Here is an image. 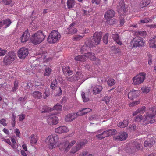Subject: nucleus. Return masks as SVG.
Segmentation results:
<instances>
[{"label":"nucleus","mask_w":156,"mask_h":156,"mask_svg":"<svg viewBox=\"0 0 156 156\" xmlns=\"http://www.w3.org/2000/svg\"><path fill=\"white\" fill-rule=\"evenodd\" d=\"M102 36V32L95 33L93 35V41H92L90 39H88L85 42V45L81 48V50L84 51V49L90 48L93 47H94L99 44Z\"/></svg>","instance_id":"obj_1"},{"label":"nucleus","mask_w":156,"mask_h":156,"mask_svg":"<svg viewBox=\"0 0 156 156\" xmlns=\"http://www.w3.org/2000/svg\"><path fill=\"white\" fill-rule=\"evenodd\" d=\"M141 146V142L140 140H133L126 144L125 150L128 153H134L140 150Z\"/></svg>","instance_id":"obj_2"},{"label":"nucleus","mask_w":156,"mask_h":156,"mask_svg":"<svg viewBox=\"0 0 156 156\" xmlns=\"http://www.w3.org/2000/svg\"><path fill=\"white\" fill-rule=\"evenodd\" d=\"M149 111L146 113L144 115L145 119V124L150 123H153L156 121V119L155 118V115H156V106L150 108Z\"/></svg>","instance_id":"obj_3"},{"label":"nucleus","mask_w":156,"mask_h":156,"mask_svg":"<svg viewBox=\"0 0 156 156\" xmlns=\"http://www.w3.org/2000/svg\"><path fill=\"white\" fill-rule=\"evenodd\" d=\"M58 140V136L55 134H53L49 135L45 139V142L48 144V147L50 149H52L55 148Z\"/></svg>","instance_id":"obj_4"},{"label":"nucleus","mask_w":156,"mask_h":156,"mask_svg":"<svg viewBox=\"0 0 156 156\" xmlns=\"http://www.w3.org/2000/svg\"><path fill=\"white\" fill-rule=\"evenodd\" d=\"M45 37L43 32L39 30L32 35L30 40L34 44L37 45L42 42Z\"/></svg>","instance_id":"obj_5"},{"label":"nucleus","mask_w":156,"mask_h":156,"mask_svg":"<svg viewBox=\"0 0 156 156\" xmlns=\"http://www.w3.org/2000/svg\"><path fill=\"white\" fill-rule=\"evenodd\" d=\"M61 35L60 33L56 30H52L49 34L47 41L50 44H54L58 42L60 39Z\"/></svg>","instance_id":"obj_6"},{"label":"nucleus","mask_w":156,"mask_h":156,"mask_svg":"<svg viewBox=\"0 0 156 156\" xmlns=\"http://www.w3.org/2000/svg\"><path fill=\"white\" fill-rule=\"evenodd\" d=\"M76 143V141L75 140H73L70 142L66 140L64 143H60L59 148L60 151H63L64 153H67Z\"/></svg>","instance_id":"obj_7"},{"label":"nucleus","mask_w":156,"mask_h":156,"mask_svg":"<svg viewBox=\"0 0 156 156\" xmlns=\"http://www.w3.org/2000/svg\"><path fill=\"white\" fill-rule=\"evenodd\" d=\"M146 75L144 72L140 73L133 78V84L138 85L142 83L145 79Z\"/></svg>","instance_id":"obj_8"},{"label":"nucleus","mask_w":156,"mask_h":156,"mask_svg":"<svg viewBox=\"0 0 156 156\" xmlns=\"http://www.w3.org/2000/svg\"><path fill=\"white\" fill-rule=\"evenodd\" d=\"M145 44V42L140 37H137L134 38L131 42V44L133 46V47L143 46Z\"/></svg>","instance_id":"obj_9"},{"label":"nucleus","mask_w":156,"mask_h":156,"mask_svg":"<svg viewBox=\"0 0 156 156\" xmlns=\"http://www.w3.org/2000/svg\"><path fill=\"white\" fill-rule=\"evenodd\" d=\"M16 55L13 52H9L4 57L3 62L5 65H8L12 63L15 59Z\"/></svg>","instance_id":"obj_10"},{"label":"nucleus","mask_w":156,"mask_h":156,"mask_svg":"<svg viewBox=\"0 0 156 156\" xmlns=\"http://www.w3.org/2000/svg\"><path fill=\"white\" fill-rule=\"evenodd\" d=\"M117 9L118 12L120 15L124 16L126 14V10L125 7L124 3L122 2H119L117 6Z\"/></svg>","instance_id":"obj_11"},{"label":"nucleus","mask_w":156,"mask_h":156,"mask_svg":"<svg viewBox=\"0 0 156 156\" xmlns=\"http://www.w3.org/2000/svg\"><path fill=\"white\" fill-rule=\"evenodd\" d=\"M28 50L27 48L24 47L22 48L18 51V57L21 59H23L28 55Z\"/></svg>","instance_id":"obj_12"},{"label":"nucleus","mask_w":156,"mask_h":156,"mask_svg":"<svg viewBox=\"0 0 156 156\" xmlns=\"http://www.w3.org/2000/svg\"><path fill=\"white\" fill-rule=\"evenodd\" d=\"M128 137V134L125 132H122L120 133L117 135L114 136V140L122 141L126 139Z\"/></svg>","instance_id":"obj_13"},{"label":"nucleus","mask_w":156,"mask_h":156,"mask_svg":"<svg viewBox=\"0 0 156 156\" xmlns=\"http://www.w3.org/2000/svg\"><path fill=\"white\" fill-rule=\"evenodd\" d=\"M58 118L55 116L50 115L48 116L47 119V122L48 124L50 125H56L58 123Z\"/></svg>","instance_id":"obj_14"},{"label":"nucleus","mask_w":156,"mask_h":156,"mask_svg":"<svg viewBox=\"0 0 156 156\" xmlns=\"http://www.w3.org/2000/svg\"><path fill=\"white\" fill-rule=\"evenodd\" d=\"M140 91L138 90L133 89L128 94V98L131 100H133L139 96Z\"/></svg>","instance_id":"obj_15"},{"label":"nucleus","mask_w":156,"mask_h":156,"mask_svg":"<svg viewBox=\"0 0 156 156\" xmlns=\"http://www.w3.org/2000/svg\"><path fill=\"white\" fill-rule=\"evenodd\" d=\"M55 133L62 134L66 133L69 131L68 128L65 126H61L55 128Z\"/></svg>","instance_id":"obj_16"},{"label":"nucleus","mask_w":156,"mask_h":156,"mask_svg":"<svg viewBox=\"0 0 156 156\" xmlns=\"http://www.w3.org/2000/svg\"><path fill=\"white\" fill-rule=\"evenodd\" d=\"M30 37L29 31L27 29L24 32L20 38L21 42L22 43L27 42L29 40Z\"/></svg>","instance_id":"obj_17"},{"label":"nucleus","mask_w":156,"mask_h":156,"mask_svg":"<svg viewBox=\"0 0 156 156\" xmlns=\"http://www.w3.org/2000/svg\"><path fill=\"white\" fill-rule=\"evenodd\" d=\"M95 133L97 134L96 135V137L99 140H101L106 137L105 131H103L102 129L98 130Z\"/></svg>","instance_id":"obj_18"},{"label":"nucleus","mask_w":156,"mask_h":156,"mask_svg":"<svg viewBox=\"0 0 156 156\" xmlns=\"http://www.w3.org/2000/svg\"><path fill=\"white\" fill-rule=\"evenodd\" d=\"M115 14V12L112 9H110L108 10L105 13L104 17L105 19L108 20L113 18Z\"/></svg>","instance_id":"obj_19"},{"label":"nucleus","mask_w":156,"mask_h":156,"mask_svg":"<svg viewBox=\"0 0 156 156\" xmlns=\"http://www.w3.org/2000/svg\"><path fill=\"white\" fill-rule=\"evenodd\" d=\"M156 143V138L154 140L153 138L148 139L144 143V145L146 147H150L155 143Z\"/></svg>","instance_id":"obj_20"},{"label":"nucleus","mask_w":156,"mask_h":156,"mask_svg":"<svg viewBox=\"0 0 156 156\" xmlns=\"http://www.w3.org/2000/svg\"><path fill=\"white\" fill-rule=\"evenodd\" d=\"M79 72H77L75 76H73L71 77L66 76V80L69 82H73L74 81L77 80L80 78L79 77Z\"/></svg>","instance_id":"obj_21"},{"label":"nucleus","mask_w":156,"mask_h":156,"mask_svg":"<svg viewBox=\"0 0 156 156\" xmlns=\"http://www.w3.org/2000/svg\"><path fill=\"white\" fill-rule=\"evenodd\" d=\"M87 141L86 139H82L78 141L76 143L77 147L80 149L84 147L87 143Z\"/></svg>","instance_id":"obj_22"},{"label":"nucleus","mask_w":156,"mask_h":156,"mask_svg":"<svg viewBox=\"0 0 156 156\" xmlns=\"http://www.w3.org/2000/svg\"><path fill=\"white\" fill-rule=\"evenodd\" d=\"M102 87L100 85H95L93 88V93L94 94L96 95L100 93L102 90Z\"/></svg>","instance_id":"obj_23"},{"label":"nucleus","mask_w":156,"mask_h":156,"mask_svg":"<svg viewBox=\"0 0 156 156\" xmlns=\"http://www.w3.org/2000/svg\"><path fill=\"white\" fill-rule=\"evenodd\" d=\"M62 71L65 74L68 75H71L73 73V71L70 70L68 66H63L62 67Z\"/></svg>","instance_id":"obj_24"},{"label":"nucleus","mask_w":156,"mask_h":156,"mask_svg":"<svg viewBox=\"0 0 156 156\" xmlns=\"http://www.w3.org/2000/svg\"><path fill=\"white\" fill-rule=\"evenodd\" d=\"M75 23H72L69 27L68 30V33L69 34H73L77 33V29L73 27Z\"/></svg>","instance_id":"obj_25"},{"label":"nucleus","mask_w":156,"mask_h":156,"mask_svg":"<svg viewBox=\"0 0 156 156\" xmlns=\"http://www.w3.org/2000/svg\"><path fill=\"white\" fill-rule=\"evenodd\" d=\"M112 37L113 40L119 45H121L122 43L119 39V34H112Z\"/></svg>","instance_id":"obj_26"},{"label":"nucleus","mask_w":156,"mask_h":156,"mask_svg":"<svg viewBox=\"0 0 156 156\" xmlns=\"http://www.w3.org/2000/svg\"><path fill=\"white\" fill-rule=\"evenodd\" d=\"M149 46L150 48H156V36L154 37L150 40L149 41Z\"/></svg>","instance_id":"obj_27"},{"label":"nucleus","mask_w":156,"mask_h":156,"mask_svg":"<svg viewBox=\"0 0 156 156\" xmlns=\"http://www.w3.org/2000/svg\"><path fill=\"white\" fill-rule=\"evenodd\" d=\"M135 121L136 122H141L142 125H143L144 123L145 122V119L144 116L143 118L142 116L141 115H139L135 118Z\"/></svg>","instance_id":"obj_28"},{"label":"nucleus","mask_w":156,"mask_h":156,"mask_svg":"<svg viewBox=\"0 0 156 156\" xmlns=\"http://www.w3.org/2000/svg\"><path fill=\"white\" fill-rule=\"evenodd\" d=\"M76 1L75 0H67V6L68 9L73 8L75 5Z\"/></svg>","instance_id":"obj_29"},{"label":"nucleus","mask_w":156,"mask_h":156,"mask_svg":"<svg viewBox=\"0 0 156 156\" xmlns=\"http://www.w3.org/2000/svg\"><path fill=\"white\" fill-rule=\"evenodd\" d=\"M74 59L76 61H79L81 62H84L86 61V58L85 54H84V55H79L76 56L75 57Z\"/></svg>","instance_id":"obj_30"},{"label":"nucleus","mask_w":156,"mask_h":156,"mask_svg":"<svg viewBox=\"0 0 156 156\" xmlns=\"http://www.w3.org/2000/svg\"><path fill=\"white\" fill-rule=\"evenodd\" d=\"M75 118V115L69 114L66 116L65 120L66 122H70L74 120Z\"/></svg>","instance_id":"obj_31"},{"label":"nucleus","mask_w":156,"mask_h":156,"mask_svg":"<svg viewBox=\"0 0 156 156\" xmlns=\"http://www.w3.org/2000/svg\"><path fill=\"white\" fill-rule=\"evenodd\" d=\"M151 2L150 0H142L140 3L139 6L140 8L147 7Z\"/></svg>","instance_id":"obj_32"},{"label":"nucleus","mask_w":156,"mask_h":156,"mask_svg":"<svg viewBox=\"0 0 156 156\" xmlns=\"http://www.w3.org/2000/svg\"><path fill=\"white\" fill-rule=\"evenodd\" d=\"M146 107L144 106H142L141 108H140L136 111L134 112L133 114V116L137 115L138 113H143L145 111Z\"/></svg>","instance_id":"obj_33"},{"label":"nucleus","mask_w":156,"mask_h":156,"mask_svg":"<svg viewBox=\"0 0 156 156\" xmlns=\"http://www.w3.org/2000/svg\"><path fill=\"white\" fill-rule=\"evenodd\" d=\"M31 94L34 98L37 99H40L42 97V93L38 91H34Z\"/></svg>","instance_id":"obj_34"},{"label":"nucleus","mask_w":156,"mask_h":156,"mask_svg":"<svg viewBox=\"0 0 156 156\" xmlns=\"http://www.w3.org/2000/svg\"><path fill=\"white\" fill-rule=\"evenodd\" d=\"M106 137L115 134L117 132L115 129H111L107 131H105Z\"/></svg>","instance_id":"obj_35"},{"label":"nucleus","mask_w":156,"mask_h":156,"mask_svg":"<svg viewBox=\"0 0 156 156\" xmlns=\"http://www.w3.org/2000/svg\"><path fill=\"white\" fill-rule=\"evenodd\" d=\"M84 54H85L86 57L89 58L91 60H94L95 58V54L94 53L88 52L84 53Z\"/></svg>","instance_id":"obj_36"},{"label":"nucleus","mask_w":156,"mask_h":156,"mask_svg":"<svg viewBox=\"0 0 156 156\" xmlns=\"http://www.w3.org/2000/svg\"><path fill=\"white\" fill-rule=\"evenodd\" d=\"M129 120L128 119L124 120L122 122H120L118 124L119 127L123 128L126 126L128 124Z\"/></svg>","instance_id":"obj_37"},{"label":"nucleus","mask_w":156,"mask_h":156,"mask_svg":"<svg viewBox=\"0 0 156 156\" xmlns=\"http://www.w3.org/2000/svg\"><path fill=\"white\" fill-rule=\"evenodd\" d=\"M58 85V82L56 79L54 80L50 85V87L52 90L55 89Z\"/></svg>","instance_id":"obj_38"},{"label":"nucleus","mask_w":156,"mask_h":156,"mask_svg":"<svg viewBox=\"0 0 156 156\" xmlns=\"http://www.w3.org/2000/svg\"><path fill=\"white\" fill-rule=\"evenodd\" d=\"M37 136L36 135L32 134L30 136V141L31 144H36L37 142Z\"/></svg>","instance_id":"obj_39"},{"label":"nucleus","mask_w":156,"mask_h":156,"mask_svg":"<svg viewBox=\"0 0 156 156\" xmlns=\"http://www.w3.org/2000/svg\"><path fill=\"white\" fill-rule=\"evenodd\" d=\"M52 69L49 67H46L45 69V71L44 73V76H48L51 73Z\"/></svg>","instance_id":"obj_40"},{"label":"nucleus","mask_w":156,"mask_h":156,"mask_svg":"<svg viewBox=\"0 0 156 156\" xmlns=\"http://www.w3.org/2000/svg\"><path fill=\"white\" fill-rule=\"evenodd\" d=\"M4 25V27L5 28H7L10 25L12 22L11 20L9 19H6L4 20H3Z\"/></svg>","instance_id":"obj_41"},{"label":"nucleus","mask_w":156,"mask_h":156,"mask_svg":"<svg viewBox=\"0 0 156 156\" xmlns=\"http://www.w3.org/2000/svg\"><path fill=\"white\" fill-rule=\"evenodd\" d=\"M3 1L5 5L11 6H12L14 4V2L12 0H3Z\"/></svg>","instance_id":"obj_42"},{"label":"nucleus","mask_w":156,"mask_h":156,"mask_svg":"<svg viewBox=\"0 0 156 156\" xmlns=\"http://www.w3.org/2000/svg\"><path fill=\"white\" fill-rule=\"evenodd\" d=\"M84 35H76L73 38V41H78L82 39L84 37Z\"/></svg>","instance_id":"obj_43"},{"label":"nucleus","mask_w":156,"mask_h":156,"mask_svg":"<svg viewBox=\"0 0 156 156\" xmlns=\"http://www.w3.org/2000/svg\"><path fill=\"white\" fill-rule=\"evenodd\" d=\"M18 81L16 80L14 83V86L12 88L11 91L12 92L16 91L18 88Z\"/></svg>","instance_id":"obj_44"},{"label":"nucleus","mask_w":156,"mask_h":156,"mask_svg":"<svg viewBox=\"0 0 156 156\" xmlns=\"http://www.w3.org/2000/svg\"><path fill=\"white\" fill-rule=\"evenodd\" d=\"M107 82L108 85L109 86H112L114 85L115 83V80L112 78L109 79Z\"/></svg>","instance_id":"obj_45"},{"label":"nucleus","mask_w":156,"mask_h":156,"mask_svg":"<svg viewBox=\"0 0 156 156\" xmlns=\"http://www.w3.org/2000/svg\"><path fill=\"white\" fill-rule=\"evenodd\" d=\"M135 34L144 37L146 36L147 34L146 32L145 31H137L136 32Z\"/></svg>","instance_id":"obj_46"},{"label":"nucleus","mask_w":156,"mask_h":156,"mask_svg":"<svg viewBox=\"0 0 156 156\" xmlns=\"http://www.w3.org/2000/svg\"><path fill=\"white\" fill-rule=\"evenodd\" d=\"M80 150L78 147H77L76 145V146L73 147L71 149L70 151L71 153L74 154L77 152L78 150Z\"/></svg>","instance_id":"obj_47"},{"label":"nucleus","mask_w":156,"mask_h":156,"mask_svg":"<svg viewBox=\"0 0 156 156\" xmlns=\"http://www.w3.org/2000/svg\"><path fill=\"white\" fill-rule=\"evenodd\" d=\"M53 110L61 111L62 109V106L60 105L57 104L56 105L52 108Z\"/></svg>","instance_id":"obj_48"},{"label":"nucleus","mask_w":156,"mask_h":156,"mask_svg":"<svg viewBox=\"0 0 156 156\" xmlns=\"http://www.w3.org/2000/svg\"><path fill=\"white\" fill-rule=\"evenodd\" d=\"M44 94H45V95L43 96L44 98L46 99L47 97H48L50 94L49 89L46 88Z\"/></svg>","instance_id":"obj_49"},{"label":"nucleus","mask_w":156,"mask_h":156,"mask_svg":"<svg viewBox=\"0 0 156 156\" xmlns=\"http://www.w3.org/2000/svg\"><path fill=\"white\" fill-rule=\"evenodd\" d=\"M81 96L83 102H87L89 100V98L87 97H86L85 95V93L84 92H82L81 93Z\"/></svg>","instance_id":"obj_50"},{"label":"nucleus","mask_w":156,"mask_h":156,"mask_svg":"<svg viewBox=\"0 0 156 156\" xmlns=\"http://www.w3.org/2000/svg\"><path fill=\"white\" fill-rule=\"evenodd\" d=\"M141 90L143 93H147L150 92V89L149 87L144 86L141 88Z\"/></svg>","instance_id":"obj_51"},{"label":"nucleus","mask_w":156,"mask_h":156,"mask_svg":"<svg viewBox=\"0 0 156 156\" xmlns=\"http://www.w3.org/2000/svg\"><path fill=\"white\" fill-rule=\"evenodd\" d=\"M109 34L108 33H106L104 35L103 37V41L105 44H107L108 43V38Z\"/></svg>","instance_id":"obj_52"},{"label":"nucleus","mask_w":156,"mask_h":156,"mask_svg":"<svg viewBox=\"0 0 156 156\" xmlns=\"http://www.w3.org/2000/svg\"><path fill=\"white\" fill-rule=\"evenodd\" d=\"M136 125L135 124L130 125L128 126L129 129L130 131H135L136 129Z\"/></svg>","instance_id":"obj_53"},{"label":"nucleus","mask_w":156,"mask_h":156,"mask_svg":"<svg viewBox=\"0 0 156 156\" xmlns=\"http://www.w3.org/2000/svg\"><path fill=\"white\" fill-rule=\"evenodd\" d=\"M56 93L55 94V96H60L62 94V91L61 88L59 87L58 89L56 90Z\"/></svg>","instance_id":"obj_54"},{"label":"nucleus","mask_w":156,"mask_h":156,"mask_svg":"<svg viewBox=\"0 0 156 156\" xmlns=\"http://www.w3.org/2000/svg\"><path fill=\"white\" fill-rule=\"evenodd\" d=\"M110 99V97L107 96H105L102 98V100L104 101L106 104H107L109 102Z\"/></svg>","instance_id":"obj_55"},{"label":"nucleus","mask_w":156,"mask_h":156,"mask_svg":"<svg viewBox=\"0 0 156 156\" xmlns=\"http://www.w3.org/2000/svg\"><path fill=\"white\" fill-rule=\"evenodd\" d=\"M7 51V50L3 49L1 48H0V56L4 55Z\"/></svg>","instance_id":"obj_56"},{"label":"nucleus","mask_w":156,"mask_h":156,"mask_svg":"<svg viewBox=\"0 0 156 156\" xmlns=\"http://www.w3.org/2000/svg\"><path fill=\"white\" fill-rule=\"evenodd\" d=\"M92 61H94V64L95 65H98L100 64L101 61L99 59L96 58L95 57V58L94 60H93Z\"/></svg>","instance_id":"obj_57"},{"label":"nucleus","mask_w":156,"mask_h":156,"mask_svg":"<svg viewBox=\"0 0 156 156\" xmlns=\"http://www.w3.org/2000/svg\"><path fill=\"white\" fill-rule=\"evenodd\" d=\"M19 120L20 121H22L25 119L26 115L23 114H21L20 115H19Z\"/></svg>","instance_id":"obj_58"},{"label":"nucleus","mask_w":156,"mask_h":156,"mask_svg":"<svg viewBox=\"0 0 156 156\" xmlns=\"http://www.w3.org/2000/svg\"><path fill=\"white\" fill-rule=\"evenodd\" d=\"M120 23L121 25H123L124 24V16L120 15Z\"/></svg>","instance_id":"obj_59"},{"label":"nucleus","mask_w":156,"mask_h":156,"mask_svg":"<svg viewBox=\"0 0 156 156\" xmlns=\"http://www.w3.org/2000/svg\"><path fill=\"white\" fill-rule=\"evenodd\" d=\"M98 117V115H94L90 116L89 118L90 120H95Z\"/></svg>","instance_id":"obj_60"},{"label":"nucleus","mask_w":156,"mask_h":156,"mask_svg":"<svg viewBox=\"0 0 156 156\" xmlns=\"http://www.w3.org/2000/svg\"><path fill=\"white\" fill-rule=\"evenodd\" d=\"M151 20L149 18H145L144 19L140 20V22L142 23H147Z\"/></svg>","instance_id":"obj_61"},{"label":"nucleus","mask_w":156,"mask_h":156,"mask_svg":"<svg viewBox=\"0 0 156 156\" xmlns=\"http://www.w3.org/2000/svg\"><path fill=\"white\" fill-rule=\"evenodd\" d=\"M91 109L89 108H83L82 109V111H83V112L84 114V115L89 112H90L91 111Z\"/></svg>","instance_id":"obj_62"},{"label":"nucleus","mask_w":156,"mask_h":156,"mask_svg":"<svg viewBox=\"0 0 156 156\" xmlns=\"http://www.w3.org/2000/svg\"><path fill=\"white\" fill-rule=\"evenodd\" d=\"M139 103L140 102L139 101H134L130 103L129 104V106L130 107H133L138 105Z\"/></svg>","instance_id":"obj_63"},{"label":"nucleus","mask_w":156,"mask_h":156,"mask_svg":"<svg viewBox=\"0 0 156 156\" xmlns=\"http://www.w3.org/2000/svg\"><path fill=\"white\" fill-rule=\"evenodd\" d=\"M114 19H109L107 20V23H108L109 25H112L115 22V21H114Z\"/></svg>","instance_id":"obj_64"}]
</instances>
